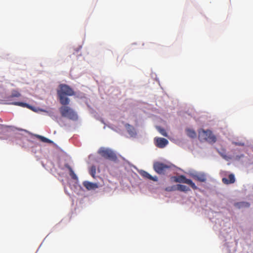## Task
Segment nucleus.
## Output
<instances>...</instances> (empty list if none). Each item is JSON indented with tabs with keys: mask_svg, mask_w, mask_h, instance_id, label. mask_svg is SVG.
Segmentation results:
<instances>
[{
	"mask_svg": "<svg viewBox=\"0 0 253 253\" xmlns=\"http://www.w3.org/2000/svg\"><path fill=\"white\" fill-rule=\"evenodd\" d=\"M60 103L62 105H67L70 103V99L66 96H73L75 94L73 89L66 84H61L57 91Z\"/></svg>",
	"mask_w": 253,
	"mask_h": 253,
	"instance_id": "1",
	"label": "nucleus"
},
{
	"mask_svg": "<svg viewBox=\"0 0 253 253\" xmlns=\"http://www.w3.org/2000/svg\"><path fill=\"white\" fill-rule=\"evenodd\" d=\"M199 139L201 141H207L210 143H214L216 141V136L210 130L201 129L199 131Z\"/></svg>",
	"mask_w": 253,
	"mask_h": 253,
	"instance_id": "2",
	"label": "nucleus"
},
{
	"mask_svg": "<svg viewBox=\"0 0 253 253\" xmlns=\"http://www.w3.org/2000/svg\"><path fill=\"white\" fill-rule=\"evenodd\" d=\"M59 111L62 117L72 120L78 119L77 113L70 107L67 105H63L59 108Z\"/></svg>",
	"mask_w": 253,
	"mask_h": 253,
	"instance_id": "3",
	"label": "nucleus"
},
{
	"mask_svg": "<svg viewBox=\"0 0 253 253\" xmlns=\"http://www.w3.org/2000/svg\"><path fill=\"white\" fill-rule=\"evenodd\" d=\"M98 153L106 159L112 161H116L117 160L116 154L110 149L101 147L98 151Z\"/></svg>",
	"mask_w": 253,
	"mask_h": 253,
	"instance_id": "4",
	"label": "nucleus"
},
{
	"mask_svg": "<svg viewBox=\"0 0 253 253\" xmlns=\"http://www.w3.org/2000/svg\"><path fill=\"white\" fill-rule=\"evenodd\" d=\"M153 168L157 173L161 174H164L169 170L171 168V166L169 165L157 162L154 163Z\"/></svg>",
	"mask_w": 253,
	"mask_h": 253,
	"instance_id": "5",
	"label": "nucleus"
},
{
	"mask_svg": "<svg viewBox=\"0 0 253 253\" xmlns=\"http://www.w3.org/2000/svg\"><path fill=\"white\" fill-rule=\"evenodd\" d=\"M174 180L176 182L183 183L189 185L192 189L196 190L198 189V187L196 186L195 183L190 179H187L186 177L183 175H181L177 177H173Z\"/></svg>",
	"mask_w": 253,
	"mask_h": 253,
	"instance_id": "6",
	"label": "nucleus"
},
{
	"mask_svg": "<svg viewBox=\"0 0 253 253\" xmlns=\"http://www.w3.org/2000/svg\"><path fill=\"white\" fill-rule=\"evenodd\" d=\"M154 141L156 146L160 148H164L169 143L167 139L161 137H155Z\"/></svg>",
	"mask_w": 253,
	"mask_h": 253,
	"instance_id": "7",
	"label": "nucleus"
},
{
	"mask_svg": "<svg viewBox=\"0 0 253 253\" xmlns=\"http://www.w3.org/2000/svg\"><path fill=\"white\" fill-rule=\"evenodd\" d=\"M140 174L143 177L148 179H150V180H151L154 181H157L158 180V177L157 176H152L148 172H147V171H144V170H142L140 172Z\"/></svg>",
	"mask_w": 253,
	"mask_h": 253,
	"instance_id": "8",
	"label": "nucleus"
},
{
	"mask_svg": "<svg viewBox=\"0 0 253 253\" xmlns=\"http://www.w3.org/2000/svg\"><path fill=\"white\" fill-rule=\"evenodd\" d=\"M228 178L229 179L225 177L223 178L222 179V182L225 184H232L235 182V178L233 174H230L228 176Z\"/></svg>",
	"mask_w": 253,
	"mask_h": 253,
	"instance_id": "9",
	"label": "nucleus"
},
{
	"mask_svg": "<svg viewBox=\"0 0 253 253\" xmlns=\"http://www.w3.org/2000/svg\"><path fill=\"white\" fill-rule=\"evenodd\" d=\"M194 178L200 182H205L207 180V176L205 173H198L193 176Z\"/></svg>",
	"mask_w": 253,
	"mask_h": 253,
	"instance_id": "10",
	"label": "nucleus"
},
{
	"mask_svg": "<svg viewBox=\"0 0 253 253\" xmlns=\"http://www.w3.org/2000/svg\"><path fill=\"white\" fill-rule=\"evenodd\" d=\"M21 93L17 90L13 89L11 91V93L9 96L6 97V101H10L13 97H19L21 96Z\"/></svg>",
	"mask_w": 253,
	"mask_h": 253,
	"instance_id": "11",
	"label": "nucleus"
},
{
	"mask_svg": "<svg viewBox=\"0 0 253 253\" xmlns=\"http://www.w3.org/2000/svg\"><path fill=\"white\" fill-rule=\"evenodd\" d=\"M126 128L127 130V131L128 132L129 134L130 135V136L133 137L136 135V130H135L134 127L133 126H132L129 124H126Z\"/></svg>",
	"mask_w": 253,
	"mask_h": 253,
	"instance_id": "12",
	"label": "nucleus"
},
{
	"mask_svg": "<svg viewBox=\"0 0 253 253\" xmlns=\"http://www.w3.org/2000/svg\"><path fill=\"white\" fill-rule=\"evenodd\" d=\"M84 186L88 190L94 189L98 187L97 184L96 183H94L88 181L84 182Z\"/></svg>",
	"mask_w": 253,
	"mask_h": 253,
	"instance_id": "13",
	"label": "nucleus"
},
{
	"mask_svg": "<svg viewBox=\"0 0 253 253\" xmlns=\"http://www.w3.org/2000/svg\"><path fill=\"white\" fill-rule=\"evenodd\" d=\"M8 104H12L16 106H19L23 107H27L28 108H29L31 110H33V107L31 106L30 105L23 102H9Z\"/></svg>",
	"mask_w": 253,
	"mask_h": 253,
	"instance_id": "14",
	"label": "nucleus"
},
{
	"mask_svg": "<svg viewBox=\"0 0 253 253\" xmlns=\"http://www.w3.org/2000/svg\"><path fill=\"white\" fill-rule=\"evenodd\" d=\"M65 167L67 168L69 171V175L73 179L77 180L78 177L74 172L72 168L68 165H66Z\"/></svg>",
	"mask_w": 253,
	"mask_h": 253,
	"instance_id": "15",
	"label": "nucleus"
},
{
	"mask_svg": "<svg viewBox=\"0 0 253 253\" xmlns=\"http://www.w3.org/2000/svg\"><path fill=\"white\" fill-rule=\"evenodd\" d=\"M176 190L182 192H187L190 190V189L188 187L181 184H177L176 186Z\"/></svg>",
	"mask_w": 253,
	"mask_h": 253,
	"instance_id": "16",
	"label": "nucleus"
},
{
	"mask_svg": "<svg viewBox=\"0 0 253 253\" xmlns=\"http://www.w3.org/2000/svg\"><path fill=\"white\" fill-rule=\"evenodd\" d=\"M186 133L189 137L193 138L196 137L197 136L196 132L191 129H187Z\"/></svg>",
	"mask_w": 253,
	"mask_h": 253,
	"instance_id": "17",
	"label": "nucleus"
},
{
	"mask_svg": "<svg viewBox=\"0 0 253 253\" xmlns=\"http://www.w3.org/2000/svg\"><path fill=\"white\" fill-rule=\"evenodd\" d=\"M157 129L159 131V132L163 136H168L167 133L166 131V130L161 127V126H157Z\"/></svg>",
	"mask_w": 253,
	"mask_h": 253,
	"instance_id": "18",
	"label": "nucleus"
},
{
	"mask_svg": "<svg viewBox=\"0 0 253 253\" xmlns=\"http://www.w3.org/2000/svg\"><path fill=\"white\" fill-rule=\"evenodd\" d=\"M38 137L40 139V140L43 142H45V143H52L53 142L50 140V139L44 137V136H41V135H38Z\"/></svg>",
	"mask_w": 253,
	"mask_h": 253,
	"instance_id": "19",
	"label": "nucleus"
},
{
	"mask_svg": "<svg viewBox=\"0 0 253 253\" xmlns=\"http://www.w3.org/2000/svg\"><path fill=\"white\" fill-rule=\"evenodd\" d=\"M89 173L93 178L95 177V175L96 174L95 166H92L90 167V168L89 169Z\"/></svg>",
	"mask_w": 253,
	"mask_h": 253,
	"instance_id": "20",
	"label": "nucleus"
},
{
	"mask_svg": "<svg viewBox=\"0 0 253 253\" xmlns=\"http://www.w3.org/2000/svg\"><path fill=\"white\" fill-rule=\"evenodd\" d=\"M159 46V45L154 42H150L149 44V47L154 49H157Z\"/></svg>",
	"mask_w": 253,
	"mask_h": 253,
	"instance_id": "21",
	"label": "nucleus"
},
{
	"mask_svg": "<svg viewBox=\"0 0 253 253\" xmlns=\"http://www.w3.org/2000/svg\"><path fill=\"white\" fill-rule=\"evenodd\" d=\"M237 205L240 208V207H249L250 206L249 203L247 202H240L239 203H237Z\"/></svg>",
	"mask_w": 253,
	"mask_h": 253,
	"instance_id": "22",
	"label": "nucleus"
},
{
	"mask_svg": "<svg viewBox=\"0 0 253 253\" xmlns=\"http://www.w3.org/2000/svg\"><path fill=\"white\" fill-rule=\"evenodd\" d=\"M176 190V186H169V187H167L165 188V191H169V192L175 191Z\"/></svg>",
	"mask_w": 253,
	"mask_h": 253,
	"instance_id": "23",
	"label": "nucleus"
},
{
	"mask_svg": "<svg viewBox=\"0 0 253 253\" xmlns=\"http://www.w3.org/2000/svg\"><path fill=\"white\" fill-rule=\"evenodd\" d=\"M3 126L2 125H0V127H2Z\"/></svg>",
	"mask_w": 253,
	"mask_h": 253,
	"instance_id": "24",
	"label": "nucleus"
}]
</instances>
